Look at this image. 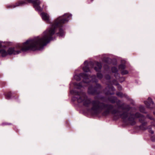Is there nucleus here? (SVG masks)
Here are the masks:
<instances>
[{
	"label": "nucleus",
	"mask_w": 155,
	"mask_h": 155,
	"mask_svg": "<svg viewBox=\"0 0 155 155\" xmlns=\"http://www.w3.org/2000/svg\"><path fill=\"white\" fill-rule=\"evenodd\" d=\"M11 124H8V123H7V124H5V125H10Z\"/></svg>",
	"instance_id": "obj_33"
},
{
	"label": "nucleus",
	"mask_w": 155,
	"mask_h": 155,
	"mask_svg": "<svg viewBox=\"0 0 155 155\" xmlns=\"http://www.w3.org/2000/svg\"><path fill=\"white\" fill-rule=\"evenodd\" d=\"M87 63V61H85L84 62V63Z\"/></svg>",
	"instance_id": "obj_35"
},
{
	"label": "nucleus",
	"mask_w": 155,
	"mask_h": 155,
	"mask_svg": "<svg viewBox=\"0 0 155 155\" xmlns=\"http://www.w3.org/2000/svg\"><path fill=\"white\" fill-rule=\"evenodd\" d=\"M96 66L94 67V69L96 71H100L102 68V65L101 63L98 62H96Z\"/></svg>",
	"instance_id": "obj_11"
},
{
	"label": "nucleus",
	"mask_w": 155,
	"mask_h": 155,
	"mask_svg": "<svg viewBox=\"0 0 155 155\" xmlns=\"http://www.w3.org/2000/svg\"><path fill=\"white\" fill-rule=\"evenodd\" d=\"M71 17V15L68 13H65L59 17L54 21L51 27L46 30L41 36L28 40L21 46L18 45L21 48L20 50L15 51L14 48H9L7 51L8 55L17 54L21 51L41 50L51 41L53 40L52 36L54 34L57 28H59V31L56 35L59 37H62L64 35V31L60 27H62L64 24L68 22Z\"/></svg>",
	"instance_id": "obj_1"
},
{
	"label": "nucleus",
	"mask_w": 155,
	"mask_h": 155,
	"mask_svg": "<svg viewBox=\"0 0 155 155\" xmlns=\"http://www.w3.org/2000/svg\"><path fill=\"white\" fill-rule=\"evenodd\" d=\"M128 73V71L127 70H123L121 72V74L122 75L127 74Z\"/></svg>",
	"instance_id": "obj_22"
},
{
	"label": "nucleus",
	"mask_w": 155,
	"mask_h": 155,
	"mask_svg": "<svg viewBox=\"0 0 155 155\" xmlns=\"http://www.w3.org/2000/svg\"><path fill=\"white\" fill-rule=\"evenodd\" d=\"M130 115V116L128 118V120L130 122L131 125H134L135 124L136 122L134 120L135 118L144 117L143 115L138 112H137L135 114H131Z\"/></svg>",
	"instance_id": "obj_7"
},
{
	"label": "nucleus",
	"mask_w": 155,
	"mask_h": 155,
	"mask_svg": "<svg viewBox=\"0 0 155 155\" xmlns=\"http://www.w3.org/2000/svg\"><path fill=\"white\" fill-rule=\"evenodd\" d=\"M108 100L111 103L114 104L116 102L117 105L119 106V104L120 102V101L119 100L117 102V97L112 96L108 98Z\"/></svg>",
	"instance_id": "obj_10"
},
{
	"label": "nucleus",
	"mask_w": 155,
	"mask_h": 155,
	"mask_svg": "<svg viewBox=\"0 0 155 155\" xmlns=\"http://www.w3.org/2000/svg\"><path fill=\"white\" fill-rule=\"evenodd\" d=\"M71 93L74 95V98L76 99L78 103H82L83 106L87 107H89L90 104H91V107L87 109V110L92 115H98L103 110L105 109L106 110L102 113V115L104 116L108 115L110 112L112 114H115L120 112L117 110L114 109L112 110L114 106L111 104H105L98 100H92L91 98L88 97L84 92H79L73 90L71 91Z\"/></svg>",
	"instance_id": "obj_2"
},
{
	"label": "nucleus",
	"mask_w": 155,
	"mask_h": 155,
	"mask_svg": "<svg viewBox=\"0 0 155 155\" xmlns=\"http://www.w3.org/2000/svg\"><path fill=\"white\" fill-rule=\"evenodd\" d=\"M41 15L43 20L48 23H50L49 16L48 14L42 12L41 14Z\"/></svg>",
	"instance_id": "obj_9"
},
{
	"label": "nucleus",
	"mask_w": 155,
	"mask_h": 155,
	"mask_svg": "<svg viewBox=\"0 0 155 155\" xmlns=\"http://www.w3.org/2000/svg\"><path fill=\"white\" fill-rule=\"evenodd\" d=\"M83 70L84 72H90V71L88 65H86L83 68Z\"/></svg>",
	"instance_id": "obj_15"
},
{
	"label": "nucleus",
	"mask_w": 155,
	"mask_h": 155,
	"mask_svg": "<svg viewBox=\"0 0 155 155\" xmlns=\"http://www.w3.org/2000/svg\"><path fill=\"white\" fill-rule=\"evenodd\" d=\"M108 86L106 87L105 89L104 90V91L105 93V94L106 95H109V94H110V95H113L114 94V93H111L110 92V91H106V90L107 89V88H109V84H107Z\"/></svg>",
	"instance_id": "obj_14"
},
{
	"label": "nucleus",
	"mask_w": 155,
	"mask_h": 155,
	"mask_svg": "<svg viewBox=\"0 0 155 155\" xmlns=\"http://www.w3.org/2000/svg\"><path fill=\"white\" fill-rule=\"evenodd\" d=\"M124 105V103H123L120 106H119L120 108H121L123 110H125L127 111H124L122 114H119V116L123 120V121H125L126 119L127 118L128 115V112L130 110L131 108L129 105H127L125 107H123Z\"/></svg>",
	"instance_id": "obj_6"
},
{
	"label": "nucleus",
	"mask_w": 155,
	"mask_h": 155,
	"mask_svg": "<svg viewBox=\"0 0 155 155\" xmlns=\"http://www.w3.org/2000/svg\"><path fill=\"white\" fill-rule=\"evenodd\" d=\"M115 85L117 86V87L119 90L120 91L122 90V86L120 85L118 83L114 84Z\"/></svg>",
	"instance_id": "obj_21"
},
{
	"label": "nucleus",
	"mask_w": 155,
	"mask_h": 155,
	"mask_svg": "<svg viewBox=\"0 0 155 155\" xmlns=\"http://www.w3.org/2000/svg\"><path fill=\"white\" fill-rule=\"evenodd\" d=\"M148 127V129H148V131L149 133L152 134H153L154 133V131L152 130L151 126H149Z\"/></svg>",
	"instance_id": "obj_24"
},
{
	"label": "nucleus",
	"mask_w": 155,
	"mask_h": 155,
	"mask_svg": "<svg viewBox=\"0 0 155 155\" xmlns=\"http://www.w3.org/2000/svg\"><path fill=\"white\" fill-rule=\"evenodd\" d=\"M75 79L78 81H80L81 78H83L82 82L78 84H75V85L76 86V88L77 89H80L83 86V83H88L90 82L88 75L84 73H81L78 75H76L74 76Z\"/></svg>",
	"instance_id": "obj_5"
},
{
	"label": "nucleus",
	"mask_w": 155,
	"mask_h": 155,
	"mask_svg": "<svg viewBox=\"0 0 155 155\" xmlns=\"http://www.w3.org/2000/svg\"><path fill=\"white\" fill-rule=\"evenodd\" d=\"M105 79L106 80H109L110 79V76L108 74H107L104 76Z\"/></svg>",
	"instance_id": "obj_25"
},
{
	"label": "nucleus",
	"mask_w": 155,
	"mask_h": 155,
	"mask_svg": "<svg viewBox=\"0 0 155 155\" xmlns=\"http://www.w3.org/2000/svg\"><path fill=\"white\" fill-rule=\"evenodd\" d=\"M148 101H145L144 102L147 107L151 109L153 108L154 107V104L151 98L149 97L148 99Z\"/></svg>",
	"instance_id": "obj_8"
},
{
	"label": "nucleus",
	"mask_w": 155,
	"mask_h": 155,
	"mask_svg": "<svg viewBox=\"0 0 155 155\" xmlns=\"http://www.w3.org/2000/svg\"><path fill=\"white\" fill-rule=\"evenodd\" d=\"M147 124V122H143L142 123V124L141 125L145 126Z\"/></svg>",
	"instance_id": "obj_28"
},
{
	"label": "nucleus",
	"mask_w": 155,
	"mask_h": 155,
	"mask_svg": "<svg viewBox=\"0 0 155 155\" xmlns=\"http://www.w3.org/2000/svg\"><path fill=\"white\" fill-rule=\"evenodd\" d=\"M119 75V74L118 73H117L116 74H115L114 76L116 77V78H117V76Z\"/></svg>",
	"instance_id": "obj_31"
},
{
	"label": "nucleus",
	"mask_w": 155,
	"mask_h": 155,
	"mask_svg": "<svg viewBox=\"0 0 155 155\" xmlns=\"http://www.w3.org/2000/svg\"><path fill=\"white\" fill-rule=\"evenodd\" d=\"M116 94L120 98L124 97L128 99L129 97L126 94H123L122 92H117L116 93Z\"/></svg>",
	"instance_id": "obj_12"
},
{
	"label": "nucleus",
	"mask_w": 155,
	"mask_h": 155,
	"mask_svg": "<svg viewBox=\"0 0 155 155\" xmlns=\"http://www.w3.org/2000/svg\"><path fill=\"white\" fill-rule=\"evenodd\" d=\"M91 0V2H92L93 1V0Z\"/></svg>",
	"instance_id": "obj_36"
},
{
	"label": "nucleus",
	"mask_w": 155,
	"mask_h": 155,
	"mask_svg": "<svg viewBox=\"0 0 155 155\" xmlns=\"http://www.w3.org/2000/svg\"><path fill=\"white\" fill-rule=\"evenodd\" d=\"M144 120V119L143 120L142 119H141V118H140L139 119V121L141 123L143 122V121Z\"/></svg>",
	"instance_id": "obj_29"
},
{
	"label": "nucleus",
	"mask_w": 155,
	"mask_h": 155,
	"mask_svg": "<svg viewBox=\"0 0 155 155\" xmlns=\"http://www.w3.org/2000/svg\"><path fill=\"white\" fill-rule=\"evenodd\" d=\"M94 98H95V99H96V97H94Z\"/></svg>",
	"instance_id": "obj_37"
},
{
	"label": "nucleus",
	"mask_w": 155,
	"mask_h": 155,
	"mask_svg": "<svg viewBox=\"0 0 155 155\" xmlns=\"http://www.w3.org/2000/svg\"><path fill=\"white\" fill-rule=\"evenodd\" d=\"M111 71L113 73H116L118 72V70L117 68L115 67H112L111 68Z\"/></svg>",
	"instance_id": "obj_18"
},
{
	"label": "nucleus",
	"mask_w": 155,
	"mask_h": 155,
	"mask_svg": "<svg viewBox=\"0 0 155 155\" xmlns=\"http://www.w3.org/2000/svg\"><path fill=\"white\" fill-rule=\"evenodd\" d=\"M41 2L40 0H21L17 2L15 5H7V8H15L17 7L22 6L29 3H31L33 4V7L35 10L38 12H41L43 10V8H41L40 6Z\"/></svg>",
	"instance_id": "obj_3"
},
{
	"label": "nucleus",
	"mask_w": 155,
	"mask_h": 155,
	"mask_svg": "<svg viewBox=\"0 0 155 155\" xmlns=\"http://www.w3.org/2000/svg\"><path fill=\"white\" fill-rule=\"evenodd\" d=\"M140 111L142 113L147 114V112L145 111V108L143 106H140L139 107Z\"/></svg>",
	"instance_id": "obj_17"
},
{
	"label": "nucleus",
	"mask_w": 155,
	"mask_h": 155,
	"mask_svg": "<svg viewBox=\"0 0 155 155\" xmlns=\"http://www.w3.org/2000/svg\"><path fill=\"white\" fill-rule=\"evenodd\" d=\"M139 128L141 130H146L147 129H148V127H144V126H142L141 125L139 126Z\"/></svg>",
	"instance_id": "obj_23"
},
{
	"label": "nucleus",
	"mask_w": 155,
	"mask_h": 155,
	"mask_svg": "<svg viewBox=\"0 0 155 155\" xmlns=\"http://www.w3.org/2000/svg\"><path fill=\"white\" fill-rule=\"evenodd\" d=\"M118 68L119 69L124 70L126 68V66L124 64H121L119 66Z\"/></svg>",
	"instance_id": "obj_20"
},
{
	"label": "nucleus",
	"mask_w": 155,
	"mask_h": 155,
	"mask_svg": "<svg viewBox=\"0 0 155 155\" xmlns=\"http://www.w3.org/2000/svg\"><path fill=\"white\" fill-rule=\"evenodd\" d=\"M12 96V93L11 92H8L6 96V98L9 100L11 98Z\"/></svg>",
	"instance_id": "obj_16"
},
{
	"label": "nucleus",
	"mask_w": 155,
	"mask_h": 155,
	"mask_svg": "<svg viewBox=\"0 0 155 155\" xmlns=\"http://www.w3.org/2000/svg\"><path fill=\"white\" fill-rule=\"evenodd\" d=\"M91 78L92 81L97 83L96 85L94 87L91 85L88 87L87 91V93L89 95H99L101 93L100 90L102 88L101 85L100 84L97 83L98 80L97 78L96 75H92Z\"/></svg>",
	"instance_id": "obj_4"
},
{
	"label": "nucleus",
	"mask_w": 155,
	"mask_h": 155,
	"mask_svg": "<svg viewBox=\"0 0 155 155\" xmlns=\"http://www.w3.org/2000/svg\"><path fill=\"white\" fill-rule=\"evenodd\" d=\"M97 76L98 78L100 80L103 77V75L101 73H97Z\"/></svg>",
	"instance_id": "obj_19"
},
{
	"label": "nucleus",
	"mask_w": 155,
	"mask_h": 155,
	"mask_svg": "<svg viewBox=\"0 0 155 155\" xmlns=\"http://www.w3.org/2000/svg\"><path fill=\"white\" fill-rule=\"evenodd\" d=\"M154 114H155V113H154Z\"/></svg>",
	"instance_id": "obj_38"
},
{
	"label": "nucleus",
	"mask_w": 155,
	"mask_h": 155,
	"mask_svg": "<svg viewBox=\"0 0 155 155\" xmlns=\"http://www.w3.org/2000/svg\"><path fill=\"white\" fill-rule=\"evenodd\" d=\"M147 117L150 120H153V118L150 116L149 114H147Z\"/></svg>",
	"instance_id": "obj_26"
},
{
	"label": "nucleus",
	"mask_w": 155,
	"mask_h": 155,
	"mask_svg": "<svg viewBox=\"0 0 155 155\" xmlns=\"http://www.w3.org/2000/svg\"><path fill=\"white\" fill-rule=\"evenodd\" d=\"M0 54L2 57H5L8 55L7 51L4 49H0Z\"/></svg>",
	"instance_id": "obj_13"
},
{
	"label": "nucleus",
	"mask_w": 155,
	"mask_h": 155,
	"mask_svg": "<svg viewBox=\"0 0 155 155\" xmlns=\"http://www.w3.org/2000/svg\"><path fill=\"white\" fill-rule=\"evenodd\" d=\"M104 97H103H103H101V98L100 99H104Z\"/></svg>",
	"instance_id": "obj_34"
},
{
	"label": "nucleus",
	"mask_w": 155,
	"mask_h": 155,
	"mask_svg": "<svg viewBox=\"0 0 155 155\" xmlns=\"http://www.w3.org/2000/svg\"><path fill=\"white\" fill-rule=\"evenodd\" d=\"M120 79L122 81V82L123 81H124L125 80V78L124 77H121L120 78Z\"/></svg>",
	"instance_id": "obj_30"
},
{
	"label": "nucleus",
	"mask_w": 155,
	"mask_h": 155,
	"mask_svg": "<svg viewBox=\"0 0 155 155\" xmlns=\"http://www.w3.org/2000/svg\"><path fill=\"white\" fill-rule=\"evenodd\" d=\"M107 59H108V58H105V59H104V61H105V62H107Z\"/></svg>",
	"instance_id": "obj_32"
},
{
	"label": "nucleus",
	"mask_w": 155,
	"mask_h": 155,
	"mask_svg": "<svg viewBox=\"0 0 155 155\" xmlns=\"http://www.w3.org/2000/svg\"><path fill=\"white\" fill-rule=\"evenodd\" d=\"M151 140L153 142H155V136H153L151 137Z\"/></svg>",
	"instance_id": "obj_27"
}]
</instances>
